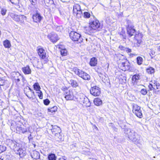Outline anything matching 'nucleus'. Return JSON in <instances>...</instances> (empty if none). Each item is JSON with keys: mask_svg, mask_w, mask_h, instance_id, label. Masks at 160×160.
I'll return each mask as SVG.
<instances>
[{"mask_svg": "<svg viewBox=\"0 0 160 160\" xmlns=\"http://www.w3.org/2000/svg\"><path fill=\"white\" fill-rule=\"evenodd\" d=\"M88 27L86 28L88 33H92L95 32L96 30L99 31L102 28L101 25L98 20H95L89 23Z\"/></svg>", "mask_w": 160, "mask_h": 160, "instance_id": "f257e3e1", "label": "nucleus"}, {"mask_svg": "<svg viewBox=\"0 0 160 160\" xmlns=\"http://www.w3.org/2000/svg\"><path fill=\"white\" fill-rule=\"evenodd\" d=\"M127 133L128 134V138L135 144H137L140 143V137L137 133L133 130L128 129Z\"/></svg>", "mask_w": 160, "mask_h": 160, "instance_id": "f03ea898", "label": "nucleus"}, {"mask_svg": "<svg viewBox=\"0 0 160 160\" xmlns=\"http://www.w3.org/2000/svg\"><path fill=\"white\" fill-rule=\"evenodd\" d=\"M73 71L76 75H78L84 80H88L90 79V76L82 70L77 68H73Z\"/></svg>", "mask_w": 160, "mask_h": 160, "instance_id": "7ed1b4c3", "label": "nucleus"}, {"mask_svg": "<svg viewBox=\"0 0 160 160\" xmlns=\"http://www.w3.org/2000/svg\"><path fill=\"white\" fill-rule=\"evenodd\" d=\"M69 36L73 41L77 42V43H80L83 41V39L81 35L75 31H71L69 33Z\"/></svg>", "mask_w": 160, "mask_h": 160, "instance_id": "20e7f679", "label": "nucleus"}, {"mask_svg": "<svg viewBox=\"0 0 160 160\" xmlns=\"http://www.w3.org/2000/svg\"><path fill=\"white\" fill-rule=\"evenodd\" d=\"M126 28L127 33L130 37L133 35L136 31V30L134 29V26L130 20H128Z\"/></svg>", "mask_w": 160, "mask_h": 160, "instance_id": "39448f33", "label": "nucleus"}, {"mask_svg": "<svg viewBox=\"0 0 160 160\" xmlns=\"http://www.w3.org/2000/svg\"><path fill=\"white\" fill-rule=\"evenodd\" d=\"M10 16L13 20L16 22H23L24 20L26 19V17L23 15H18L12 13L10 14Z\"/></svg>", "mask_w": 160, "mask_h": 160, "instance_id": "423d86ee", "label": "nucleus"}, {"mask_svg": "<svg viewBox=\"0 0 160 160\" xmlns=\"http://www.w3.org/2000/svg\"><path fill=\"white\" fill-rule=\"evenodd\" d=\"M132 112L138 118H141L142 117V114L141 108L137 105L135 104L133 105Z\"/></svg>", "mask_w": 160, "mask_h": 160, "instance_id": "0eeeda50", "label": "nucleus"}, {"mask_svg": "<svg viewBox=\"0 0 160 160\" xmlns=\"http://www.w3.org/2000/svg\"><path fill=\"white\" fill-rule=\"evenodd\" d=\"M123 61V62L119 64V65L121 68V69L124 71L129 70L130 67L129 62L126 59H124Z\"/></svg>", "mask_w": 160, "mask_h": 160, "instance_id": "6e6552de", "label": "nucleus"}, {"mask_svg": "<svg viewBox=\"0 0 160 160\" xmlns=\"http://www.w3.org/2000/svg\"><path fill=\"white\" fill-rule=\"evenodd\" d=\"M48 38L52 43L56 42L59 39L58 35L54 32H52L47 35Z\"/></svg>", "mask_w": 160, "mask_h": 160, "instance_id": "1a4fd4ad", "label": "nucleus"}, {"mask_svg": "<svg viewBox=\"0 0 160 160\" xmlns=\"http://www.w3.org/2000/svg\"><path fill=\"white\" fill-rule=\"evenodd\" d=\"M90 93L94 96H98L101 93L100 88L97 86L92 87L90 89Z\"/></svg>", "mask_w": 160, "mask_h": 160, "instance_id": "9d476101", "label": "nucleus"}, {"mask_svg": "<svg viewBox=\"0 0 160 160\" xmlns=\"http://www.w3.org/2000/svg\"><path fill=\"white\" fill-rule=\"evenodd\" d=\"M63 94L64 95V97L67 100H75L74 99L72 91L69 90Z\"/></svg>", "mask_w": 160, "mask_h": 160, "instance_id": "9b49d317", "label": "nucleus"}, {"mask_svg": "<svg viewBox=\"0 0 160 160\" xmlns=\"http://www.w3.org/2000/svg\"><path fill=\"white\" fill-rule=\"evenodd\" d=\"M17 132L18 133H24L27 132L28 128L25 127L23 125L22 126H17L16 128Z\"/></svg>", "mask_w": 160, "mask_h": 160, "instance_id": "f8f14e48", "label": "nucleus"}, {"mask_svg": "<svg viewBox=\"0 0 160 160\" xmlns=\"http://www.w3.org/2000/svg\"><path fill=\"white\" fill-rule=\"evenodd\" d=\"M32 18L34 22H40L43 17L41 16L39 13H37L33 15Z\"/></svg>", "mask_w": 160, "mask_h": 160, "instance_id": "ddd939ff", "label": "nucleus"}, {"mask_svg": "<svg viewBox=\"0 0 160 160\" xmlns=\"http://www.w3.org/2000/svg\"><path fill=\"white\" fill-rule=\"evenodd\" d=\"M31 156L34 159H38L40 158V155L39 152L34 150L31 152Z\"/></svg>", "mask_w": 160, "mask_h": 160, "instance_id": "4468645a", "label": "nucleus"}, {"mask_svg": "<svg viewBox=\"0 0 160 160\" xmlns=\"http://www.w3.org/2000/svg\"><path fill=\"white\" fill-rule=\"evenodd\" d=\"M38 53L40 57L42 59L46 57V52L44 49L42 48H39L38 49Z\"/></svg>", "mask_w": 160, "mask_h": 160, "instance_id": "2eb2a0df", "label": "nucleus"}, {"mask_svg": "<svg viewBox=\"0 0 160 160\" xmlns=\"http://www.w3.org/2000/svg\"><path fill=\"white\" fill-rule=\"evenodd\" d=\"M51 127H52V128L51 130L53 134H55L56 133L61 132V130L60 127L56 125H52Z\"/></svg>", "mask_w": 160, "mask_h": 160, "instance_id": "dca6fc26", "label": "nucleus"}, {"mask_svg": "<svg viewBox=\"0 0 160 160\" xmlns=\"http://www.w3.org/2000/svg\"><path fill=\"white\" fill-rule=\"evenodd\" d=\"M86 96L83 94H80L78 95L75 97V99L77 101L80 102L81 104H82V102L83 101L84 98H86Z\"/></svg>", "mask_w": 160, "mask_h": 160, "instance_id": "f3484780", "label": "nucleus"}, {"mask_svg": "<svg viewBox=\"0 0 160 160\" xmlns=\"http://www.w3.org/2000/svg\"><path fill=\"white\" fill-rule=\"evenodd\" d=\"M22 70L25 74H28L31 73V70L29 66L27 65L26 67L22 68Z\"/></svg>", "mask_w": 160, "mask_h": 160, "instance_id": "a211bd4d", "label": "nucleus"}, {"mask_svg": "<svg viewBox=\"0 0 160 160\" xmlns=\"http://www.w3.org/2000/svg\"><path fill=\"white\" fill-rule=\"evenodd\" d=\"M138 36L140 38H142L143 35L142 33H139L138 34H136L134 36V38L137 40V43L138 44H140L142 42V39L138 38Z\"/></svg>", "mask_w": 160, "mask_h": 160, "instance_id": "6ab92c4d", "label": "nucleus"}, {"mask_svg": "<svg viewBox=\"0 0 160 160\" xmlns=\"http://www.w3.org/2000/svg\"><path fill=\"white\" fill-rule=\"evenodd\" d=\"M97 59L95 57L92 58L90 59L89 64L91 66H95L97 64Z\"/></svg>", "mask_w": 160, "mask_h": 160, "instance_id": "aec40b11", "label": "nucleus"}, {"mask_svg": "<svg viewBox=\"0 0 160 160\" xmlns=\"http://www.w3.org/2000/svg\"><path fill=\"white\" fill-rule=\"evenodd\" d=\"M68 82L73 88H76L78 86V83L76 80L71 79Z\"/></svg>", "mask_w": 160, "mask_h": 160, "instance_id": "412c9836", "label": "nucleus"}, {"mask_svg": "<svg viewBox=\"0 0 160 160\" xmlns=\"http://www.w3.org/2000/svg\"><path fill=\"white\" fill-rule=\"evenodd\" d=\"M16 153L19 154L20 157L22 158L24 156L25 151L22 148H19L17 149Z\"/></svg>", "mask_w": 160, "mask_h": 160, "instance_id": "4be33fe9", "label": "nucleus"}, {"mask_svg": "<svg viewBox=\"0 0 160 160\" xmlns=\"http://www.w3.org/2000/svg\"><path fill=\"white\" fill-rule=\"evenodd\" d=\"M82 104H84V105L86 107H89L90 106L91 103L88 98L86 97L82 102Z\"/></svg>", "mask_w": 160, "mask_h": 160, "instance_id": "5701e85b", "label": "nucleus"}, {"mask_svg": "<svg viewBox=\"0 0 160 160\" xmlns=\"http://www.w3.org/2000/svg\"><path fill=\"white\" fill-rule=\"evenodd\" d=\"M93 102L94 104L97 106H99L102 104V100L98 98H96L94 99Z\"/></svg>", "mask_w": 160, "mask_h": 160, "instance_id": "b1692460", "label": "nucleus"}, {"mask_svg": "<svg viewBox=\"0 0 160 160\" xmlns=\"http://www.w3.org/2000/svg\"><path fill=\"white\" fill-rule=\"evenodd\" d=\"M9 144L10 145V147H12L14 149L16 148L17 147V142L12 140H9Z\"/></svg>", "mask_w": 160, "mask_h": 160, "instance_id": "393cba45", "label": "nucleus"}, {"mask_svg": "<svg viewBox=\"0 0 160 160\" xmlns=\"http://www.w3.org/2000/svg\"><path fill=\"white\" fill-rule=\"evenodd\" d=\"M48 160H56L57 157L54 154L51 153L48 155Z\"/></svg>", "mask_w": 160, "mask_h": 160, "instance_id": "a878e982", "label": "nucleus"}, {"mask_svg": "<svg viewBox=\"0 0 160 160\" xmlns=\"http://www.w3.org/2000/svg\"><path fill=\"white\" fill-rule=\"evenodd\" d=\"M146 71L148 74H152L155 72V69L152 67H150L146 69Z\"/></svg>", "mask_w": 160, "mask_h": 160, "instance_id": "bb28decb", "label": "nucleus"}, {"mask_svg": "<svg viewBox=\"0 0 160 160\" xmlns=\"http://www.w3.org/2000/svg\"><path fill=\"white\" fill-rule=\"evenodd\" d=\"M3 44L6 48H9L11 47V44L10 42L8 40H6L3 42Z\"/></svg>", "mask_w": 160, "mask_h": 160, "instance_id": "cd10ccee", "label": "nucleus"}, {"mask_svg": "<svg viewBox=\"0 0 160 160\" xmlns=\"http://www.w3.org/2000/svg\"><path fill=\"white\" fill-rule=\"evenodd\" d=\"M80 10V7L78 4H77L74 6L73 10V14L76 13L77 12Z\"/></svg>", "mask_w": 160, "mask_h": 160, "instance_id": "c85d7f7f", "label": "nucleus"}, {"mask_svg": "<svg viewBox=\"0 0 160 160\" xmlns=\"http://www.w3.org/2000/svg\"><path fill=\"white\" fill-rule=\"evenodd\" d=\"M140 76L139 74H136L133 75L132 79L134 82H136L137 80L140 79Z\"/></svg>", "mask_w": 160, "mask_h": 160, "instance_id": "c756f323", "label": "nucleus"}, {"mask_svg": "<svg viewBox=\"0 0 160 160\" xmlns=\"http://www.w3.org/2000/svg\"><path fill=\"white\" fill-rule=\"evenodd\" d=\"M15 74L16 77H14L15 80L17 82H18L20 81V79L22 78V76L18 72L16 73Z\"/></svg>", "mask_w": 160, "mask_h": 160, "instance_id": "7c9ffc66", "label": "nucleus"}, {"mask_svg": "<svg viewBox=\"0 0 160 160\" xmlns=\"http://www.w3.org/2000/svg\"><path fill=\"white\" fill-rule=\"evenodd\" d=\"M57 110V107L56 106H54L51 108H49L48 109V111L51 112V114L56 112ZM51 114V113H50Z\"/></svg>", "mask_w": 160, "mask_h": 160, "instance_id": "2f4dec72", "label": "nucleus"}, {"mask_svg": "<svg viewBox=\"0 0 160 160\" xmlns=\"http://www.w3.org/2000/svg\"><path fill=\"white\" fill-rule=\"evenodd\" d=\"M74 16H76L77 18L78 19H79L81 18L82 16V12L81 10L77 12L76 13L74 14Z\"/></svg>", "mask_w": 160, "mask_h": 160, "instance_id": "473e14b6", "label": "nucleus"}, {"mask_svg": "<svg viewBox=\"0 0 160 160\" xmlns=\"http://www.w3.org/2000/svg\"><path fill=\"white\" fill-rule=\"evenodd\" d=\"M61 132L56 133H55V136L56 139L57 141L61 140L62 139V136L60 134Z\"/></svg>", "mask_w": 160, "mask_h": 160, "instance_id": "72a5a7b5", "label": "nucleus"}, {"mask_svg": "<svg viewBox=\"0 0 160 160\" xmlns=\"http://www.w3.org/2000/svg\"><path fill=\"white\" fill-rule=\"evenodd\" d=\"M33 87L34 89L36 90V92L40 90V89H41V88L38 83H35L33 85Z\"/></svg>", "mask_w": 160, "mask_h": 160, "instance_id": "f704fd0d", "label": "nucleus"}, {"mask_svg": "<svg viewBox=\"0 0 160 160\" xmlns=\"http://www.w3.org/2000/svg\"><path fill=\"white\" fill-rule=\"evenodd\" d=\"M44 2L47 6L54 4V1L53 0H44Z\"/></svg>", "mask_w": 160, "mask_h": 160, "instance_id": "c9c22d12", "label": "nucleus"}, {"mask_svg": "<svg viewBox=\"0 0 160 160\" xmlns=\"http://www.w3.org/2000/svg\"><path fill=\"white\" fill-rule=\"evenodd\" d=\"M119 48L121 50L125 51L128 53L132 51L131 49L130 48L125 47L122 46H120Z\"/></svg>", "mask_w": 160, "mask_h": 160, "instance_id": "e433bc0d", "label": "nucleus"}, {"mask_svg": "<svg viewBox=\"0 0 160 160\" xmlns=\"http://www.w3.org/2000/svg\"><path fill=\"white\" fill-rule=\"evenodd\" d=\"M156 89L154 90V93L155 94H160V85L159 84L156 87Z\"/></svg>", "mask_w": 160, "mask_h": 160, "instance_id": "4c0bfd02", "label": "nucleus"}, {"mask_svg": "<svg viewBox=\"0 0 160 160\" xmlns=\"http://www.w3.org/2000/svg\"><path fill=\"white\" fill-rule=\"evenodd\" d=\"M119 35L120 37L123 39H126V36L125 31L122 29V31L119 33Z\"/></svg>", "mask_w": 160, "mask_h": 160, "instance_id": "58836bf2", "label": "nucleus"}, {"mask_svg": "<svg viewBox=\"0 0 160 160\" xmlns=\"http://www.w3.org/2000/svg\"><path fill=\"white\" fill-rule=\"evenodd\" d=\"M143 62V59L141 57H138L137 58V64L139 65H140L142 64Z\"/></svg>", "mask_w": 160, "mask_h": 160, "instance_id": "ea45409f", "label": "nucleus"}, {"mask_svg": "<svg viewBox=\"0 0 160 160\" xmlns=\"http://www.w3.org/2000/svg\"><path fill=\"white\" fill-rule=\"evenodd\" d=\"M61 54L62 56H66L67 54V51L65 48L61 50Z\"/></svg>", "mask_w": 160, "mask_h": 160, "instance_id": "a19ab883", "label": "nucleus"}, {"mask_svg": "<svg viewBox=\"0 0 160 160\" xmlns=\"http://www.w3.org/2000/svg\"><path fill=\"white\" fill-rule=\"evenodd\" d=\"M25 93L26 96H27L29 99L33 98V97L32 95V92L28 91L25 92Z\"/></svg>", "mask_w": 160, "mask_h": 160, "instance_id": "79ce46f5", "label": "nucleus"}, {"mask_svg": "<svg viewBox=\"0 0 160 160\" xmlns=\"http://www.w3.org/2000/svg\"><path fill=\"white\" fill-rule=\"evenodd\" d=\"M36 93L38 94V95L40 99H42L43 93L41 90L36 92Z\"/></svg>", "mask_w": 160, "mask_h": 160, "instance_id": "37998d69", "label": "nucleus"}, {"mask_svg": "<svg viewBox=\"0 0 160 160\" xmlns=\"http://www.w3.org/2000/svg\"><path fill=\"white\" fill-rule=\"evenodd\" d=\"M90 13L87 12H85L83 13V16L84 18H89L90 17Z\"/></svg>", "mask_w": 160, "mask_h": 160, "instance_id": "c03bdc74", "label": "nucleus"}, {"mask_svg": "<svg viewBox=\"0 0 160 160\" xmlns=\"http://www.w3.org/2000/svg\"><path fill=\"white\" fill-rule=\"evenodd\" d=\"M148 87L150 90H153V92H154V90H155V88L152 83H150L148 86Z\"/></svg>", "mask_w": 160, "mask_h": 160, "instance_id": "a18cd8bd", "label": "nucleus"}, {"mask_svg": "<svg viewBox=\"0 0 160 160\" xmlns=\"http://www.w3.org/2000/svg\"><path fill=\"white\" fill-rule=\"evenodd\" d=\"M61 89L63 91V94L70 90H68V88L66 86L62 87Z\"/></svg>", "mask_w": 160, "mask_h": 160, "instance_id": "49530a36", "label": "nucleus"}, {"mask_svg": "<svg viewBox=\"0 0 160 160\" xmlns=\"http://www.w3.org/2000/svg\"><path fill=\"white\" fill-rule=\"evenodd\" d=\"M31 5L35 7V6L37 4V0H29Z\"/></svg>", "mask_w": 160, "mask_h": 160, "instance_id": "de8ad7c7", "label": "nucleus"}, {"mask_svg": "<svg viewBox=\"0 0 160 160\" xmlns=\"http://www.w3.org/2000/svg\"><path fill=\"white\" fill-rule=\"evenodd\" d=\"M7 11V10L5 8H2L1 9V14L3 16L5 15L6 14Z\"/></svg>", "mask_w": 160, "mask_h": 160, "instance_id": "09e8293b", "label": "nucleus"}, {"mask_svg": "<svg viewBox=\"0 0 160 160\" xmlns=\"http://www.w3.org/2000/svg\"><path fill=\"white\" fill-rule=\"evenodd\" d=\"M6 148V147L0 145V153L5 151Z\"/></svg>", "mask_w": 160, "mask_h": 160, "instance_id": "8fccbe9b", "label": "nucleus"}, {"mask_svg": "<svg viewBox=\"0 0 160 160\" xmlns=\"http://www.w3.org/2000/svg\"><path fill=\"white\" fill-rule=\"evenodd\" d=\"M140 92L141 94L144 95H146L147 93V91L146 89L144 88L142 89Z\"/></svg>", "mask_w": 160, "mask_h": 160, "instance_id": "3c124183", "label": "nucleus"}, {"mask_svg": "<svg viewBox=\"0 0 160 160\" xmlns=\"http://www.w3.org/2000/svg\"><path fill=\"white\" fill-rule=\"evenodd\" d=\"M50 102V101L48 99H46L43 100L44 104L46 105H48Z\"/></svg>", "mask_w": 160, "mask_h": 160, "instance_id": "603ef678", "label": "nucleus"}, {"mask_svg": "<svg viewBox=\"0 0 160 160\" xmlns=\"http://www.w3.org/2000/svg\"><path fill=\"white\" fill-rule=\"evenodd\" d=\"M151 82V83H152L154 87H156L157 85L159 84V83H158L157 81L155 80L152 81Z\"/></svg>", "mask_w": 160, "mask_h": 160, "instance_id": "864d4df0", "label": "nucleus"}, {"mask_svg": "<svg viewBox=\"0 0 160 160\" xmlns=\"http://www.w3.org/2000/svg\"><path fill=\"white\" fill-rule=\"evenodd\" d=\"M62 29V26H58L56 28V30L58 31H61Z\"/></svg>", "mask_w": 160, "mask_h": 160, "instance_id": "5fc2aeb1", "label": "nucleus"}, {"mask_svg": "<svg viewBox=\"0 0 160 160\" xmlns=\"http://www.w3.org/2000/svg\"><path fill=\"white\" fill-rule=\"evenodd\" d=\"M22 81L24 84H25L26 83V80L25 78L22 76Z\"/></svg>", "mask_w": 160, "mask_h": 160, "instance_id": "6e6d98bb", "label": "nucleus"}, {"mask_svg": "<svg viewBox=\"0 0 160 160\" xmlns=\"http://www.w3.org/2000/svg\"><path fill=\"white\" fill-rule=\"evenodd\" d=\"M113 124L112 123H109V127H113Z\"/></svg>", "mask_w": 160, "mask_h": 160, "instance_id": "4d7b16f0", "label": "nucleus"}, {"mask_svg": "<svg viewBox=\"0 0 160 160\" xmlns=\"http://www.w3.org/2000/svg\"><path fill=\"white\" fill-rule=\"evenodd\" d=\"M152 54V55H154L155 54V52H154L152 50L151 51V54Z\"/></svg>", "mask_w": 160, "mask_h": 160, "instance_id": "13d9d810", "label": "nucleus"}, {"mask_svg": "<svg viewBox=\"0 0 160 160\" xmlns=\"http://www.w3.org/2000/svg\"><path fill=\"white\" fill-rule=\"evenodd\" d=\"M2 81H0V86H3L4 84H3V83H2Z\"/></svg>", "mask_w": 160, "mask_h": 160, "instance_id": "bf43d9fd", "label": "nucleus"}, {"mask_svg": "<svg viewBox=\"0 0 160 160\" xmlns=\"http://www.w3.org/2000/svg\"><path fill=\"white\" fill-rule=\"evenodd\" d=\"M62 159L64 160H66L67 158L65 156H63Z\"/></svg>", "mask_w": 160, "mask_h": 160, "instance_id": "052dcab7", "label": "nucleus"}, {"mask_svg": "<svg viewBox=\"0 0 160 160\" xmlns=\"http://www.w3.org/2000/svg\"><path fill=\"white\" fill-rule=\"evenodd\" d=\"M157 49L158 51L160 52V46L158 47Z\"/></svg>", "mask_w": 160, "mask_h": 160, "instance_id": "680f3d73", "label": "nucleus"}, {"mask_svg": "<svg viewBox=\"0 0 160 160\" xmlns=\"http://www.w3.org/2000/svg\"><path fill=\"white\" fill-rule=\"evenodd\" d=\"M31 134H30L29 135V136L28 137V139L29 140L30 139H32V138H31Z\"/></svg>", "mask_w": 160, "mask_h": 160, "instance_id": "e2e57ef3", "label": "nucleus"}, {"mask_svg": "<svg viewBox=\"0 0 160 160\" xmlns=\"http://www.w3.org/2000/svg\"><path fill=\"white\" fill-rule=\"evenodd\" d=\"M32 96L33 95L34 96H35V92L33 91H32Z\"/></svg>", "mask_w": 160, "mask_h": 160, "instance_id": "0e129e2a", "label": "nucleus"}, {"mask_svg": "<svg viewBox=\"0 0 160 160\" xmlns=\"http://www.w3.org/2000/svg\"><path fill=\"white\" fill-rule=\"evenodd\" d=\"M28 88H29V90H30L29 91L32 92V89L30 88L29 87H28Z\"/></svg>", "mask_w": 160, "mask_h": 160, "instance_id": "69168bd1", "label": "nucleus"}, {"mask_svg": "<svg viewBox=\"0 0 160 160\" xmlns=\"http://www.w3.org/2000/svg\"><path fill=\"white\" fill-rule=\"evenodd\" d=\"M138 38H139V39H142V38H140L138 36Z\"/></svg>", "mask_w": 160, "mask_h": 160, "instance_id": "338daca9", "label": "nucleus"}, {"mask_svg": "<svg viewBox=\"0 0 160 160\" xmlns=\"http://www.w3.org/2000/svg\"><path fill=\"white\" fill-rule=\"evenodd\" d=\"M58 160H62V159L61 158H59V159H58Z\"/></svg>", "mask_w": 160, "mask_h": 160, "instance_id": "774afa93", "label": "nucleus"}]
</instances>
